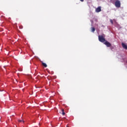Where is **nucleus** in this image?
I'll return each mask as SVG.
<instances>
[{
    "label": "nucleus",
    "mask_w": 127,
    "mask_h": 127,
    "mask_svg": "<svg viewBox=\"0 0 127 127\" xmlns=\"http://www.w3.org/2000/svg\"><path fill=\"white\" fill-rule=\"evenodd\" d=\"M91 29L92 32H95V31L96 30V29L95 28V27H91Z\"/></svg>",
    "instance_id": "obj_6"
},
{
    "label": "nucleus",
    "mask_w": 127,
    "mask_h": 127,
    "mask_svg": "<svg viewBox=\"0 0 127 127\" xmlns=\"http://www.w3.org/2000/svg\"><path fill=\"white\" fill-rule=\"evenodd\" d=\"M42 65L43 66H44L45 67V68H46V67H47V64H45V63H42Z\"/></svg>",
    "instance_id": "obj_8"
},
{
    "label": "nucleus",
    "mask_w": 127,
    "mask_h": 127,
    "mask_svg": "<svg viewBox=\"0 0 127 127\" xmlns=\"http://www.w3.org/2000/svg\"><path fill=\"white\" fill-rule=\"evenodd\" d=\"M110 22L111 23V24H114V22L113 21V20L112 19H110Z\"/></svg>",
    "instance_id": "obj_9"
},
{
    "label": "nucleus",
    "mask_w": 127,
    "mask_h": 127,
    "mask_svg": "<svg viewBox=\"0 0 127 127\" xmlns=\"http://www.w3.org/2000/svg\"><path fill=\"white\" fill-rule=\"evenodd\" d=\"M18 122H19L20 123H21V122H23V123H24V121L22 120H18Z\"/></svg>",
    "instance_id": "obj_10"
},
{
    "label": "nucleus",
    "mask_w": 127,
    "mask_h": 127,
    "mask_svg": "<svg viewBox=\"0 0 127 127\" xmlns=\"http://www.w3.org/2000/svg\"><path fill=\"white\" fill-rule=\"evenodd\" d=\"M122 45L123 48H124V49H126V50H127V44H126L124 43H122Z\"/></svg>",
    "instance_id": "obj_4"
},
{
    "label": "nucleus",
    "mask_w": 127,
    "mask_h": 127,
    "mask_svg": "<svg viewBox=\"0 0 127 127\" xmlns=\"http://www.w3.org/2000/svg\"><path fill=\"white\" fill-rule=\"evenodd\" d=\"M19 28H21V27H19Z\"/></svg>",
    "instance_id": "obj_12"
},
{
    "label": "nucleus",
    "mask_w": 127,
    "mask_h": 127,
    "mask_svg": "<svg viewBox=\"0 0 127 127\" xmlns=\"http://www.w3.org/2000/svg\"><path fill=\"white\" fill-rule=\"evenodd\" d=\"M80 0V1H82V2L84 1V0Z\"/></svg>",
    "instance_id": "obj_11"
},
{
    "label": "nucleus",
    "mask_w": 127,
    "mask_h": 127,
    "mask_svg": "<svg viewBox=\"0 0 127 127\" xmlns=\"http://www.w3.org/2000/svg\"><path fill=\"white\" fill-rule=\"evenodd\" d=\"M104 44L107 46V47H111L112 46V44L110 43V42L106 41L104 43Z\"/></svg>",
    "instance_id": "obj_3"
},
{
    "label": "nucleus",
    "mask_w": 127,
    "mask_h": 127,
    "mask_svg": "<svg viewBox=\"0 0 127 127\" xmlns=\"http://www.w3.org/2000/svg\"><path fill=\"white\" fill-rule=\"evenodd\" d=\"M66 127H68V126H66Z\"/></svg>",
    "instance_id": "obj_13"
},
{
    "label": "nucleus",
    "mask_w": 127,
    "mask_h": 127,
    "mask_svg": "<svg viewBox=\"0 0 127 127\" xmlns=\"http://www.w3.org/2000/svg\"><path fill=\"white\" fill-rule=\"evenodd\" d=\"M62 113L63 116H65V112H64V109H62Z\"/></svg>",
    "instance_id": "obj_7"
},
{
    "label": "nucleus",
    "mask_w": 127,
    "mask_h": 127,
    "mask_svg": "<svg viewBox=\"0 0 127 127\" xmlns=\"http://www.w3.org/2000/svg\"><path fill=\"white\" fill-rule=\"evenodd\" d=\"M100 11H102V9H101V7H98L96 9V12H100Z\"/></svg>",
    "instance_id": "obj_5"
},
{
    "label": "nucleus",
    "mask_w": 127,
    "mask_h": 127,
    "mask_svg": "<svg viewBox=\"0 0 127 127\" xmlns=\"http://www.w3.org/2000/svg\"><path fill=\"white\" fill-rule=\"evenodd\" d=\"M115 5L116 7L118 8H120L121 7V1L119 0H117L115 2Z\"/></svg>",
    "instance_id": "obj_2"
},
{
    "label": "nucleus",
    "mask_w": 127,
    "mask_h": 127,
    "mask_svg": "<svg viewBox=\"0 0 127 127\" xmlns=\"http://www.w3.org/2000/svg\"><path fill=\"white\" fill-rule=\"evenodd\" d=\"M98 39H99V41L100 42H102V43H104V42H106V39L104 38V36H103V35H99Z\"/></svg>",
    "instance_id": "obj_1"
}]
</instances>
